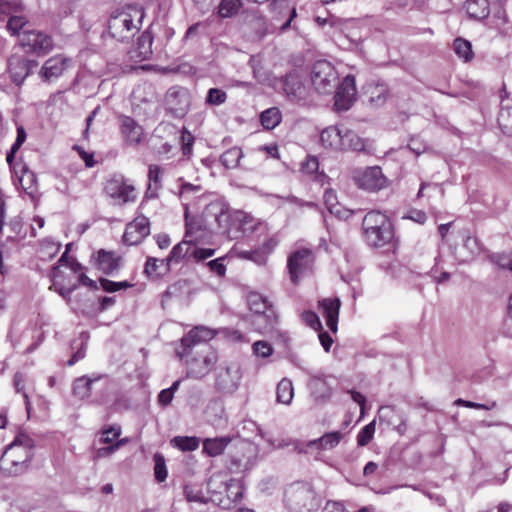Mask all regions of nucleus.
Wrapping results in <instances>:
<instances>
[{
	"mask_svg": "<svg viewBox=\"0 0 512 512\" xmlns=\"http://www.w3.org/2000/svg\"><path fill=\"white\" fill-rule=\"evenodd\" d=\"M278 244L279 240L275 236H272L265 240L263 244L256 249L260 252L259 257H264V264L266 263L268 256L275 250Z\"/></svg>",
	"mask_w": 512,
	"mask_h": 512,
	"instance_id": "5fc2aeb1",
	"label": "nucleus"
},
{
	"mask_svg": "<svg viewBox=\"0 0 512 512\" xmlns=\"http://www.w3.org/2000/svg\"><path fill=\"white\" fill-rule=\"evenodd\" d=\"M100 285H101L103 290H105L106 292H109V293L116 292V291H119L121 289H126V288L132 286L127 281L114 282V281H111V280H108V279H101L100 280Z\"/></svg>",
	"mask_w": 512,
	"mask_h": 512,
	"instance_id": "4d7b16f0",
	"label": "nucleus"
},
{
	"mask_svg": "<svg viewBox=\"0 0 512 512\" xmlns=\"http://www.w3.org/2000/svg\"><path fill=\"white\" fill-rule=\"evenodd\" d=\"M351 179L355 186L366 192L375 193L389 186V180L381 167H357L351 170Z\"/></svg>",
	"mask_w": 512,
	"mask_h": 512,
	"instance_id": "0eeeda50",
	"label": "nucleus"
},
{
	"mask_svg": "<svg viewBox=\"0 0 512 512\" xmlns=\"http://www.w3.org/2000/svg\"><path fill=\"white\" fill-rule=\"evenodd\" d=\"M315 22L320 27L329 26L330 28H332V29H334L336 31L345 33V36L347 38H349V40L352 43L357 44L358 42L361 41V35H358L357 32L346 33L349 30V27L351 26L350 22L343 21V20L338 19V18H336L335 16H332V15L327 16V17L317 16L315 18Z\"/></svg>",
	"mask_w": 512,
	"mask_h": 512,
	"instance_id": "4be33fe9",
	"label": "nucleus"
},
{
	"mask_svg": "<svg viewBox=\"0 0 512 512\" xmlns=\"http://www.w3.org/2000/svg\"><path fill=\"white\" fill-rule=\"evenodd\" d=\"M65 255H66V253H64L61 256V258L59 260L60 265L57 267H54V269H53V272H52L53 283L50 286V289H54L63 297H67L68 295H70L71 292L77 287V284H75V283L66 285L61 280V276H60V274L62 273L61 267L64 266L63 263H64Z\"/></svg>",
	"mask_w": 512,
	"mask_h": 512,
	"instance_id": "bb28decb",
	"label": "nucleus"
},
{
	"mask_svg": "<svg viewBox=\"0 0 512 512\" xmlns=\"http://www.w3.org/2000/svg\"><path fill=\"white\" fill-rule=\"evenodd\" d=\"M33 440L25 433H19L5 449L1 459V469L9 475L23 472L32 457Z\"/></svg>",
	"mask_w": 512,
	"mask_h": 512,
	"instance_id": "7ed1b4c3",
	"label": "nucleus"
},
{
	"mask_svg": "<svg viewBox=\"0 0 512 512\" xmlns=\"http://www.w3.org/2000/svg\"><path fill=\"white\" fill-rule=\"evenodd\" d=\"M228 475L225 473H215L213 474L208 481V490L213 495H222L224 494V487L226 486Z\"/></svg>",
	"mask_w": 512,
	"mask_h": 512,
	"instance_id": "ea45409f",
	"label": "nucleus"
},
{
	"mask_svg": "<svg viewBox=\"0 0 512 512\" xmlns=\"http://www.w3.org/2000/svg\"><path fill=\"white\" fill-rule=\"evenodd\" d=\"M227 94L225 91L218 88H211L208 90L206 103L209 105L219 106L225 103Z\"/></svg>",
	"mask_w": 512,
	"mask_h": 512,
	"instance_id": "3c124183",
	"label": "nucleus"
},
{
	"mask_svg": "<svg viewBox=\"0 0 512 512\" xmlns=\"http://www.w3.org/2000/svg\"><path fill=\"white\" fill-rule=\"evenodd\" d=\"M375 433V421L364 426L357 436L359 446H366L373 438Z\"/></svg>",
	"mask_w": 512,
	"mask_h": 512,
	"instance_id": "603ef678",
	"label": "nucleus"
},
{
	"mask_svg": "<svg viewBox=\"0 0 512 512\" xmlns=\"http://www.w3.org/2000/svg\"><path fill=\"white\" fill-rule=\"evenodd\" d=\"M9 228L12 230L13 235H9L12 239H22L26 235V231H23L24 227L20 220H13L9 224Z\"/></svg>",
	"mask_w": 512,
	"mask_h": 512,
	"instance_id": "338daca9",
	"label": "nucleus"
},
{
	"mask_svg": "<svg viewBox=\"0 0 512 512\" xmlns=\"http://www.w3.org/2000/svg\"><path fill=\"white\" fill-rule=\"evenodd\" d=\"M23 12V5L19 0H0V14L7 16Z\"/></svg>",
	"mask_w": 512,
	"mask_h": 512,
	"instance_id": "de8ad7c7",
	"label": "nucleus"
},
{
	"mask_svg": "<svg viewBox=\"0 0 512 512\" xmlns=\"http://www.w3.org/2000/svg\"><path fill=\"white\" fill-rule=\"evenodd\" d=\"M24 382H25V377L22 373L20 372H17L15 375H14V379H13V385H14V388L16 390L17 393H22L23 394V397L25 399V405H26V409L27 411L29 412V409H30V401H29V397L27 395V393L25 392V385H24Z\"/></svg>",
	"mask_w": 512,
	"mask_h": 512,
	"instance_id": "6e6d98bb",
	"label": "nucleus"
},
{
	"mask_svg": "<svg viewBox=\"0 0 512 512\" xmlns=\"http://www.w3.org/2000/svg\"><path fill=\"white\" fill-rule=\"evenodd\" d=\"M199 439L197 437L176 436L171 440V444L181 451H194L199 447Z\"/></svg>",
	"mask_w": 512,
	"mask_h": 512,
	"instance_id": "a19ab883",
	"label": "nucleus"
},
{
	"mask_svg": "<svg viewBox=\"0 0 512 512\" xmlns=\"http://www.w3.org/2000/svg\"><path fill=\"white\" fill-rule=\"evenodd\" d=\"M167 110L175 117L184 116L190 106V95L187 89L180 87L170 88L165 96Z\"/></svg>",
	"mask_w": 512,
	"mask_h": 512,
	"instance_id": "2eb2a0df",
	"label": "nucleus"
},
{
	"mask_svg": "<svg viewBox=\"0 0 512 512\" xmlns=\"http://www.w3.org/2000/svg\"><path fill=\"white\" fill-rule=\"evenodd\" d=\"M152 36L148 32H144L137 41V47L134 51V57L140 60H147L152 55Z\"/></svg>",
	"mask_w": 512,
	"mask_h": 512,
	"instance_id": "2f4dec72",
	"label": "nucleus"
},
{
	"mask_svg": "<svg viewBox=\"0 0 512 512\" xmlns=\"http://www.w3.org/2000/svg\"><path fill=\"white\" fill-rule=\"evenodd\" d=\"M72 67V60L63 55L57 54L48 58L39 70V77L44 82H53L59 79L63 74Z\"/></svg>",
	"mask_w": 512,
	"mask_h": 512,
	"instance_id": "4468645a",
	"label": "nucleus"
},
{
	"mask_svg": "<svg viewBox=\"0 0 512 512\" xmlns=\"http://www.w3.org/2000/svg\"><path fill=\"white\" fill-rule=\"evenodd\" d=\"M303 322L314 330H321L322 324L316 313L313 311H305L301 314Z\"/></svg>",
	"mask_w": 512,
	"mask_h": 512,
	"instance_id": "052dcab7",
	"label": "nucleus"
},
{
	"mask_svg": "<svg viewBox=\"0 0 512 512\" xmlns=\"http://www.w3.org/2000/svg\"><path fill=\"white\" fill-rule=\"evenodd\" d=\"M321 144L334 151H364L366 141L355 132L338 126H329L320 134Z\"/></svg>",
	"mask_w": 512,
	"mask_h": 512,
	"instance_id": "39448f33",
	"label": "nucleus"
},
{
	"mask_svg": "<svg viewBox=\"0 0 512 512\" xmlns=\"http://www.w3.org/2000/svg\"><path fill=\"white\" fill-rule=\"evenodd\" d=\"M465 8L470 18L482 20L489 15L488 0H466Z\"/></svg>",
	"mask_w": 512,
	"mask_h": 512,
	"instance_id": "cd10ccee",
	"label": "nucleus"
},
{
	"mask_svg": "<svg viewBox=\"0 0 512 512\" xmlns=\"http://www.w3.org/2000/svg\"><path fill=\"white\" fill-rule=\"evenodd\" d=\"M283 89L291 101L297 102L303 100L307 95V89L305 85L300 80V78L295 75H289L285 78Z\"/></svg>",
	"mask_w": 512,
	"mask_h": 512,
	"instance_id": "393cba45",
	"label": "nucleus"
},
{
	"mask_svg": "<svg viewBox=\"0 0 512 512\" xmlns=\"http://www.w3.org/2000/svg\"><path fill=\"white\" fill-rule=\"evenodd\" d=\"M498 124L503 133L512 136V107L501 108L498 114Z\"/></svg>",
	"mask_w": 512,
	"mask_h": 512,
	"instance_id": "37998d69",
	"label": "nucleus"
},
{
	"mask_svg": "<svg viewBox=\"0 0 512 512\" xmlns=\"http://www.w3.org/2000/svg\"><path fill=\"white\" fill-rule=\"evenodd\" d=\"M334 105L337 110H348L356 99L355 79L347 75L340 83L335 94Z\"/></svg>",
	"mask_w": 512,
	"mask_h": 512,
	"instance_id": "6ab92c4d",
	"label": "nucleus"
},
{
	"mask_svg": "<svg viewBox=\"0 0 512 512\" xmlns=\"http://www.w3.org/2000/svg\"><path fill=\"white\" fill-rule=\"evenodd\" d=\"M294 397V387L290 379L283 378L277 385L276 399L278 403L289 405Z\"/></svg>",
	"mask_w": 512,
	"mask_h": 512,
	"instance_id": "7c9ffc66",
	"label": "nucleus"
},
{
	"mask_svg": "<svg viewBox=\"0 0 512 512\" xmlns=\"http://www.w3.org/2000/svg\"><path fill=\"white\" fill-rule=\"evenodd\" d=\"M121 132L129 144H138L143 137L142 127L129 116L120 117Z\"/></svg>",
	"mask_w": 512,
	"mask_h": 512,
	"instance_id": "b1692460",
	"label": "nucleus"
},
{
	"mask_svg": "<svg viewBox=\"0 0 512 512\" xmlns=\"http://www.w3.org/2000/svg\"><path fill=\"white\" fill-rule=\"evenodd\" d=\"M341 302L338 298H324L319 301L318 309L326 320L329 330L336 333Z\"/></svg>",
	"mask_w": 512,
	"mask_h": 512,
	"instance_id": "aec40b11",
	"label": "nucleus"
},
{
	"mask_svg": "<svg viewBox=\"0 0 512 512\" xmlns=\"http://www.w3.org/2000/svg\"><path fill=\"white\" fill-rule=\"evenodd\" d=\"M490 260L499 268L512 271V252L491 255Z\"/></svg>",
	"mask_w": 512,
	"mask_h": 512,
	"instance_id": "864d4df0",
	"label": "nucleus"
},
{
	"mask_svg": "<svg viewBox=\"0 0 512 512\" xmlns=\"http://www.w3.org/2000/svg\"><path fill=\"white\" fill-rule=\"evenodd\" d=\"M143 18L144 11L141 6H124L111 14L108 32L117 41L128 40L139 31Z\"/></svg>",
	"mask_w": 512,
	"mask_h": 512,
	"instance_id": "f03ea898",
	"label": "nucleus"
},
{
	"mask_svg": "<svg viewBox=\"0 0 512 512\" xmlns=\"http://www.w3.org/2000/svg\"><path fill=\"white\" fill-rule=\"evenodd\" d=\"M310 388L315 397L319 399L329 398L332 394L331 385L326 379L313 378L310 382Z\"/></svg>",
	"mask_w": 512,
	"mask_h": 512,
	"instance_id": "e433bc0d",
	"label": "nucleus"
},
{
	"mask_svg": "<svg viewBox=\"0 0 512 512\" xmlns=\"http://www.w3.org/2000/svg\"><path fill=\"white\" fill-rule=\"evenodd\" d=\"M323 197L327 209L333 214H338L339 208L336 193L331 189H327Z\"/></svg>",
	"mask_w": 512,
	"mask_h": 512,
	"instance_id": "680f3d73",
	"label": "nucleus"
},
{
	"mask_svg": "<svg viewBox=\"0 0 512 512\" xmlns=\"http://www.w3.org/2000/svg\"><path fill=\"white\" fill-rule=\"evenodd\" d=\"M19 46L24 52L45 56L54 48L52 38L40 30H23L19 35Z\"/></svg>",
	"mask_w": 512,
	"mask_h": 512,
	"instance_id": "1a4fd4ad",
	"label": "nucleus"
},
{
	"mask_svg": "<svg viewBox=\"0 0 512 512\" xmlns=\"http://www.w3.org/2000/svg\"><path fill=\"white\" fill-rule=\"evenodd\" d=\"M229 443V439L227 438H207L203 441V451L211 456L215 457L223 453L226 446Z\"/></svg>",
	"mask_w": 512,
	"mask_h": 512,
	"instance_id": "72a5a7b5",
	"label": "nucleus"
},
{
	"mask_svg": "<svg viewBox=\"0 0 512 512\" xmlns=\"http://www.w3.org/2000/svg\"><path fill=\"white\" fill-rule=\"evenodd\" d=\"M121 435V428L119 426H111L102 430L100 441L104 444H114V440Z\"/></svg>",
	"mask_w": 512,
	"mask_h": 512,
	"instance_id": "13d9d810",
	"label": "nucleus"
},
{
	"mask_svg": "<svg viewBox=\"0 0 512 512\" xmlns=\"http://www.w3.org/2000/svg\"><path fill=\"white\" fill-rule=\"evenodd\" d=\"M101 377L90 378L82 376L73 382V394L79 399H85L91 395L93 384L98 382Z\"/></svg>",
	"mask_w": 512,
	"mask_h": 512,
	"instance_id": "c85d7f7f",
	"label": "nucleus"
},
{
	"mask_svg": "<svg viewBox=\"0 0 512 512\" xmlns=\"http://www.w3.org/2000/svg\"><path fill=\"white\" fill-rule=\"evenodd\" d=\"M166 260H159L157 258L149 257L145 264V273L149 276L157 275L158 268L163 265Z\"/></svg>",
	"mask_w": 512,
	"mask_h": 512,
	"instance_id": "69168bd1",
	"label": "nucleus"
},
{
	"mask_svg": "<svg viewBox=\"0 0 512 512\" xmlns=\"http://www.w3.org/2000/svg\"><path fill=\"white\" fill-rule=\"evenodd\" d=\"M216 331L207 326H195L186 335H184L179 346L175 349L176 356L180 359H184L191 355L192 347L195 345L210 341L216 336Z\"/></svg>",
	"mask_w": 512,
	"mask_h": 512,
	"instance_id": "f8f14e48",
	"label": "nucleus"
},
{
	"mask_svg": "<svg viewBox=\"0 0 512 512\" xmlns=\"http://www.w3.org/2000/svg\"><path fill=\"white\" fill-rule=\"evenodd\" d=\"M105 190L110 197L118 200L120 203L134 202L137 198L134 186L122 178L109 180Z\"/></svg>",
	"mask_w": 512,
	"mask_h": 512,
	"instance_id": "a211bd4d",
	"label": "nucleus"
},
{
	"mask_svg": "<svg viewBox=\"0 0 512 512\" xmlns=\"http://www.w3.org/2000/svg\"><path fill=\"white\" fill-rule=\"evenodd\" d=\"M362 229L365 241L372 247H383L394 237L390 218L379 210H371L364 216Z\"/></svg>",
	"mask_w": 512,
	"mask_h": 512,
	"instance_id": "20e7f679",
	"label": "nucleus"
},
{
	"mask_svg": "<svg viewBox=\"0 0 512 512\" xmlns=\"http://www.w3.org/2000/svg\"><path fill=\"white\" fill-rule=\"evenodd\" d=\"M253 352L259 357L266 358L272 354L273 348L266 341H256L253 344Z\"/></svg>",
	"mask_w": 512,
	"mask_h": 512,
	"instance_id": "e2e57ef3",
	"label": "nucleus"
},
{
	"mask_svg": "<svg viewBox=\"0 0 512 512\" xmlns=\"http://www.w3.org/2000/svg\"><path fill=\"white\" fill-rule=\"evenodd\" d=\"M28 24L26 17L23 13H17L15 15H11L7 21V30L11 35H20V31L24 29V27Z\"/></svg>",
	"mask_w": 512,
	"mask_h": 512,
	"instance_id": "79ce46f5",
	"label": "nucleus"
},
{
	"mask_svg": "<svg viewBox=\"0 0 512 512\" xmlns=\"http://www.w3.org/2000/svg\"><path fill=\"white\" fill-rule=\"evenodd\" d=\"M343 437L344 434L340 431L328 432L318 439L309 441L307 448L318 452L332 450L339 445Z\"/></svg>",
	"mask_w": 512,
	"mask_h": 512,
	"instance_id": "5701e85b",
	"label": "nucleus"
},
{
	"mask_svg": "<svg viewBox=\"0 0 512 512\" xmlns=\"http://www.w3.org/2000/svg\"><path fill=\"white\" fill-rule=\"evenodd\" d=\"M38 67V61L25 54L14 52L7 59V72L11 81L21 85L26 78Z\"/></svg>",
	"mask_w": 512,
	"mask_h": 512,
	"instance_id": "9b49d317",
	"label": "nucleus"
},
{
	"mask_svg": "<svg viewBox=\"0 0 512 512\" xmlns=\"http://www.w3.org/2000/svg\"><path fill=\"white\" fill-rule=\"evenodd\" d=\"M20 173L21 174L18 176V182L21 189L26 194L33 196L37 191V181L35 174L25 165H21Z\"/></svg>",
	"mask_w": 512,
	"mask_h": 512,
	"instance_id": "c756f323",
	"label": "nucleus"
},
{
	"mask_svg": "<svg viewBox=\"0 0 512 512\" xmlns=\"http://www.w3.org/2000/svg\"><path fill=\"white\" fill-rule=\"evenodd\" d=\"M181 143L183 155L189 157L192 154L194 136L185 128H183L181 133Z\"/></svg>",
	"mask_w": 512,
	"mask_h": 512,
	"instance_id": "bf43d9fd",
	"label": "nucleus"
},
{
	"mask_svg": "<svg viewBox=\"0 0 512 512\" xmlns=\"http://www.w3.org/2000/svg\"><path fill=\"white\" fill-rule=\"evenodd\" d=\"M205 214L214 217L218 227L231 239L238 238L241 234L252 233L261 225V222L250 214L240 210L230 212L220 202L209 204Z\"/></svg>",
	"mask_w": 512,
	"mask_h": 512,
	"instance_id": "f257e3e1",
	"label": "nucleus"
},
{
	"mask_svg": "<svg viewBox=\"0 0 512 512\" xmlns=\"http://www.w3.org/2000/svg\"><path fill=\"white\" fill-rule=\"evenodd\" d=\"M150 233L149 219L143 215L131 221L124 232L123 241L127 245H137Z\"/></svg>",
	"mask_w": 512,
	"mask_h": 512,
	"instance_id": "f3484780",
	"label": "nucleus"
},
{
	"mask_svg": "<svg viewBox=\"0 0 512 512\" xmlns=\"http://www.w3.org/2000/svg\"><path fill=\"white\" fill-rule=\"evenodd\" d=\"M242 378L238 364L232 363L221 368L216 377L217 388L224 393H232L238 389Z\"/></svg>",
	"mask_w": 512,
	"mask_h": 512,
	"instance_id": "dca6fc26",
	"label": "nucleus"
},
{
	"mask_svg": "<svg viewBox=\"0 0 512 512\" xmlns=\"http://www.w3.org/2000/svg\"><path fill=\"white\" fill-rule=\"evenodd\" d=\"M247 303L250 311L255 314V329L260 333L271 332L278 324V314L271 302L258 292H250Z\"/></svg>",
	"mask_w": 512,
	"mask_h": 512,
	"instance_id": "423d86ee",
	"label": "nucleus"
},
{
	"mask_svg": "<svg viewBox=\"0 0 512 512\" xmlns=\"http://www.w3.org/2000/svg\"><path fill=\"white\" fill-rule=\"evenodd\" d=\"M243 157V151L239 147H232L226 150L220 157V161L228 169H234L239 166Z\"/></svg>",
	"mask_w": 512,
	"mask_h": 512,
	"instance_id": "c9c22d12",
	"label": "nucleus"
},
{
	"mask_svg": "<svg viewBox=\"0 0 512 512\" xmlns=\"http://www.w3.org/2000/svg\"><path fill=\"white\" fill-rule=\"evenodd\" d=\"M193 246L190 241H182L175 245L171 250L169 256L166 258L167 266L172 262H179L187 255H191Z\"/></svg>",
	"mask_w": 512,
	"mask_h": 512,
	"instance_id": "f704fd0d",
	"label": "nucleus"
},
{
	"mask_svg": "<svg viewBox=\"0 0 512 512\" xmlns=\"http://www.w3.org/2000/svg\"><path fill=\"white\" fill-rule=\"evenodd\" d=\"M260 121L265 129H274L281 122V113L278 108H269L261 113Z\"/></svg>",
	"mask_w": 512,
	"mask_h": 512,
	"instance_id": "4c0bfd02",
	"label": "nucleus"
},
{
	"mask_svg": "<svg viewBox=\"0 0 512 512\" xmlns=\"http://www.w3.org/2000/svg\"><path fill=\"white\" fill-rule=\"evenodd\" d=\"M184 358L186 359L187 376L201 379L208 375L214 368L218 361V354L211 347H206L196 352L193 356L190 357L189 355Z\"/></svg>",
	"mask_w": 512,
	"mask_h": 512,
	"instance_id": "6e6552de",
	"label": "nucleus"
},
{
	"mask_svg": "<svg viewBox=\"0 0 512 512\" xmlns=\"http://www.w3.org/2000/svg\"><path fill=\"white\" fill-rule=\"evenodd\" d=\"M224 260V257L211 260L207 263V266L213 273L222 277L226 273V265L224 264Z\"/></svg>",
	"mask_w": 512,
	"mask_h": 512,
	"instance_id": "0e129e2a",
	"label": "nucleus"
},
{
	"mask_svg": "<svg viewBox=\"0 0 512 512\" xmlns=\"http://www.w3.org/2000/svg\"><path fill=\"white\" fill-rule=\"evenodd\" d=\"M95 264L105 274H111L119 268V258L112 252L100 250L95 258Z\"/></svg>",
	"mask_w": 512,
	"mask_h": 512,
	"instance_id": "a878e982",
	"label": "nucleus"
},
{
	"mask_svg": "<svg viewBox=\"0 0 512 512\" xmlns=\"http://www.w3.org/2000/svg\"><path fill=\"white\" fill-rule=\"evenodd\" d=\"M313 263L314 255L311 250L302 248L294 251L287 263L291 281L297 283L300 277L312 269Z\"/></svg>",
	"mask_w": 512,
	"mask_h": 512,
	"instance_id": "ddd939ff",
	"label": "nucleus"
},
{
	"mask_svg": "<svg viewBox=\"0 0 512 512\" xmlns=\"http://www.w3.org/2000/svg\"><path fill=\"white\" fill-rule=\"evenodd\" d=\"M215 254V250L211 248H196L193 247L191 255L196 261H202Z\"/></svg>",
	"mask_w": 512,
	"mask_h": 512,
	"instance_id": "774afa93",
	"label": "nucleus"
},
{
	"mask_svg": "<svg viewBox=\"0 0 512 512\" xmlns=\"http://www.w3.org/2000/svg\"><path fill=\"white\" fill-rule=\"evenodd\" d=\"M244 493V484L241 479L228 477L224 487L225 497H218L219 504L224 508H230L233 504L239 502Z\"/></svg>",
	"mask_w": 512,
	"mask_h": 512,
	"instance_id": "412c9836",
	"label": "nucleus"
},
{
	"mask_svg": "<svg viewBox=\"0 0 512 512\" xmlns=\"http://www.w3.org/2000/svg\"><path fill=\"white\" fill-rule=\"evenodd\" d=\"M463 248L468 251V255L465 256L462 260L464 262H468L472 259H474L476 256H478L481 253V245L477 238L468 236L465 239Z\"/></svg>",
	"mask_w": 512,
	"mask_h": 512,
	"instance_id": "49530a36",
	"label": "nucleus"
},
{
	"mask_svg": "<svg viewBox=\"0 0 512 512\" xmlns=\"http://www.w3.org/2000/svg\"><path fill=\"white\" fill-rule=\"evenodd\" d=\"M201 191V186L194 185L191 183L184 182L181 184L179 189V197L185 206V216L188 218L187 202L190 199V195L197 194Z\"/></svg>",
	"mask_w": 512,
	"mask_h": 512,
	"instance_id": "c03bdc74",
	"label": "nucleus"
},
{
	"mask_svg": "<svg viewBox=\"0 0 512 512\" xmlns=\"http://www.w3.org/2000/svg\"><path fill=\"white\" fill-rule=\"evenodd\" d=\"M154 475L158 482H163L167 478V468L164 457L156 453L154 454Z\"/></svg>",
	"mask_w": 512,
	"mask_h": 512,
	"instance_id": "8fccbe9b",
	"label": "nucleus"
},
{
	"mask_svg": "<svg viewBox=\"0 0 512 512\" xmlns=\"http://www.w3.org/2000/svg\"><path fill=\"white\" fill-rule=\"evenodd\" d=\"M379 420L381 422H386L388 425H394L395 420L401 416L393 406H382L378 411Z\"/></svg>",
	"mask_w": 512,
	"mask_h": 512,
	"instance_id": "09e8293b",
	"label": "nucleus"
},
{
	"mask_svg": "<svg viewBox=\"0 0 512 512\" xmlns=\"http://www.w3.org/2000/svg\"><path fill=\"white\" fill-rule=\"evenodd\" d=\"M167 170V166H159L151 164L149 166L148 170V178H149V186H148V192L152 191L153 189L156 191L161 186V176L164 174V172Z\"/></svg>",
	"mask_w": 512,
	"mask_h": 512,
	"instance_id": "58836bf2",
	"label": "nucleus"
},
{
	"mask_svg": "<svg viewBox=\"0 0 512 512\" xmlns=\"http://www.w3.org/2000/svg\"><path fill=\"white\" fill-rule=\"evenodd\" d=\"M240 5V0H222L218 7V13L222 18L231 17L238 12Z\"/></svg>",
	"mask_w": 512,
	"mask_h": 512,
	"instance_id": "a18cd8bd",
	"label": "nucleus"
},
{
	"mask_svg": "<svg viewBox=\"0 0 512 512\" xmlns=\"http://www.w3.org/2000/svg\"><path fill=\"white\" fill-rule=\"evenodd\" d=\"M453 50L457 57L465 63L470 62L474 58L471 42L462 37L454 40Z\"/></svg>",
	"mask_w": 512,
	"mask_h": 512,
	"instance_id": "473e14b6",
	"label": "nucleus"
},
{
	"mask_svg": "<svg viewBox=\"0 0 512 512\" xmlns=\"http://www.w3.org/2000/svg\"><path fill=\"white\" fill-rule=\"evenodd\" d=\"M337 81L338 73L330 62L320 60L313 65L311 70V82L318 93H331Z\"/></svg>",
	"mask_w": 512,
	"mask_h": 512,
	"instance_id": "9d476101",
	"label": "nucleus"
}]
</instances>
